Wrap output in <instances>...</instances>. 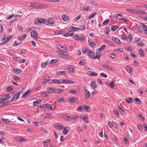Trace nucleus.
<instances>
[{
  "mask_svg": "<svg viewBox=\"0 0 147 147\" xmlns=\"http://www.w3.org/2000/svg\"><path fill=\"white\" fill-rule=\"evenodd\" d=\"M34 21L35 24L38 25L42 23L46 24V20L42 18H36L35 19Z\"/></svg>",
  "mask_w": 147,
  "mask_h": 147,
  "instance_id": "obj_1",
  "label": "nucleus"
},
{
  "mask_svg": "<svg viewBox=\"0 0 147 147\" xmlns=\"http://www.w3.org/2000/svg\"><path fill=\"white\" fill-rule=\"evenodd\" d=\"M13 36L12 35H9L7 36L6 37V39L4 40L3 42H2L0 43V44L1 45H3L9 41L11 38H12Z\"/></svg>",
  "mask_w": 147,
  "mask_h": 147,
  "instance_id": "obj_2",
  "label": "nucleus"
},
{
  "mask_svg": "<svg viewBox=\"0 0 147 147\" xmlns=\"http://www.w3.org/2000/svg\"><path fill=\"white\" fill-rule=\"evenodd\" d=\"M31 35L34 38H38V34L36 30H33L31 34Z\"/></svg>",
  "mask_w": 147,
  "mask_h": 147,
  "instance_id": "obj_3",
  "label": "nucleus"
},
{
  "mask_svg": "<svg viewBox=\"0 0 147 147\" xmlns=\"http://www.w3.org/2000/svg\"><path fill=\"white\" fill-rule=\"evenodd\" d=\"M102 67L105 69H106L109 70L110 71H112L113 70L114 68L110 66H109L107 65L104 64L102 65Z\"/></svg>",
  "mask_w": 147,
  "mask_h": 147,
  "instance_id": "obj_4",
  "label": "nucleus"
},
{
  "mask_svg": "<svg viewBox=\"0 0 147 147\" xmlns=\"http://www.w3.org/2000/svg\"><path fill=\"white\" fill-rule=\"evenodd\" d=\"M88 55L91 58H92L95 59V54L91 51H88Z\"/></svg>",
  "mask_w": 147,
  "mask_h": 147,
  "instance_id": "obj_5",
  "label": "nucleus"
},
{
  "mask_svg": "<svg viewBox=\"0 0 147 147\" xmlns=\"http://www.w3.org/2000/svg\"><path fill=\"white\" fill-rule=\"evenodd\" d=\"M58 55L59 57H61L65 58H69L68 56L66 54L64 53H59Z\"/></svg>",
  "mask_w": 147,
  "mask_h": 147,
  "instance_id": "obj_6",
  "label": "nucleus"
},
{
  "mask_svg": "<svg viewBox=\"0 0 147 147\" xmlns=\"http://www.w3.org/2000/svg\"><path fill=\"white\" fill-rule=\"evenodd\" d=\"M69 131V128L68 127H66L63 129V133L64 135H66Z\"/></svg>",
  "mask_w": 147,
  "mask_h": 147,
  "instance_id": "obj_7",
  "label": "nucleus"
},
{
  "mask_svg": "<svg viewBox=\"0 0 147 147\" xmlns=\"http://www.w3.org/2000/svg\"><path fill=\"white\" fill-rule=\"evenodd\" d=\"M30 92V90L28 89V91L26 92L23 95L22 98H25L27 97L28 96Z\"/></svg>",
  "mask_w": 147,
  "mask_h": 147,
  "instance_id": "obj_8",
  "label": "nucleus"
},
{
  "mask_svg": "<svg viewBox=\"0 0 147 147\" xmlns=\"http://www.w3.org/2000/svg\"><path fill=\"white\" fill-rule=\"evenodd\" d=\"M25 88H22L20 91H19L18 93L16 94H15V96H18L17 97H16V98L18 99L20 97V94L22 93V91H25Z\"/></svg>",
  "mask_w": 147,
  "mask_h": 147,
  "instance_id": "obj_9",
  "label": "nucleus"
},
{
  "mask_svg": "<svg viewBox=\"0 0 147 147\" xmlns=\"http://www.w3.org/2000/svg\"><path fill=\"white\" fill-rule=\"evenodd\" d=\"M46 24L48 23L51 24H53L54 23V20L53 18H51L47 20H46Z\"/></svg>",
  "mask_w": 147,
  "mask_h": 147,
  "instance_id": "obj_10",
  "label": "nucleus"
},
{
  "mask_svg": "<svg viewBox=\"0 0 147 147\" xmlns=\"http://www.w3.org/2000/svg\"><path fill=\"white\" fill-rule=\"evenodd\" d=\"M141 24L142 25V29L144 33L147 35V27L146 26L142 23H141Z\"/></svg>",
  "mask_w": 147,
  "mask_h": 147,
  "instance_id": "obj_11",
  "label": "nucleus"
},
{
  "mask_svg": "<svg viewBox=\"0 0 147 147\" xmlns=\"http://www.w3.org/2000/svg\"><path fill=\"white\" fill-rule=\"evenodd\" d=\"M61 82H62L61 83H68L69 84H73L74 83V82L73 81L70 80H63L61 81Z\"/></svg>",
  "mask_w": 147,
  "mask_h": 147,
  "instance_id": "obj_12",
  "label": "nucleus"
},
{
  "mask_svg": "<svg viewBox=\"0 0 147 147\" xmlns=\"http://www.w3.org/2000/svg\"><path fill=\"white\" fill-rule=\"evenodd\" d=\"M90 86L92 87V89H94L97 88V86L95 82L92 81L91 82Z\"/></svg>",
  "mask_w": 147,
  "mask_h": 147,
  "instance_id": "obj_13",
  "label": "nucleus"
},
{
  "mask_svg": "<svg viewBox=\"0 0 147 147\" xmlns=\"http://www.w3.org/2000/svg\"><path fill=\"white\" fill-rule=\"evenodd\" d=\"M62 83L61 81H60L58 79H54L51 82H50V83L51 84L53 83H57L58 84H60Z\"/></svg>",
  "mask_w": 147,
  "mask_h": 147,
  "instance_id": "obj_14",
  "label": "nucleus"
},
{
  "mask_svg": "<svg viewBox=\"0 0 147 147\" xmlns=\"http://www.w3.org/2000/svg\"><path fill=\"white\" fill-rule=\"evenodd\" d=\"M61 18L63 20L66 21L69 20V17L67 15L64 14L62 16Z\"/></svg>",
  "mask_w": 147,
  "mask_h": 147,
  "instance_id": "obj_15",
  "label": "nucleus"
},
{
  "mask_svg": "<svg viewBox=\"0 0 147 147\" xmlns=\"http://www.w3.org/2000/svg\"><path fill=\"white\" fill-rule=\"evenodd\" d=\"M112 39L117 44L120 45L121 44V42L119 38L114 37H112Z\"/></svg>",
  "mask_w": 147,
  "mask_h": 147,
  "instance_id": "obj_16",
  "label": "nucleus"
},
{
  "mask_svg": "<svg viewBox=\"0 0 147 147\" xmlns=\"http://www.w3.org/2000/svg\"><path fill=\"white\" fill-rule=\"evenodd\" d=\"M27 35L26 34H24L21 36H20L18 38V39L20 40H22L25 39L26 38Z\"/></svg>",
  "mask_w": 147,
  "mask_h": 147,
  "instance_id": "obj_17",
  "label": "nucleus"
},
{
  "mask_svg": "<svg viewBox=\"0 0 147 147\" xmlns=\"http://www.w3.org/2000/svg\"><path fill=\"white\" fill-rule=\"evenodd\" d=\"M43 7V5L42 4L36 3L35 8H42Z\"/></svg>",
  "mask_w": 147,
  "mask_h": 147,
  "instance_id": "obj_18",
  "label": "nucleus"
},
{
  "mask_svg": "<svg viewBox=\"0 0 147 147\" xmlns=\"http://www.w3.org/2000/svg\"><path fill=\"white\" fill-rule=\"evenodd\" d=\"M13 71H14L15 73L16 74H19L22 72L21 69H18V68L13 69Z\"/></svg>",
  "mask_w": 147,
  "mask_h": 147,
  "instance_id": "obj_19",
  "label": "nucleus"
},
{
  "mask_svg": "<svg viewBox=\"0 0 147 147\" xmlns=\"http://www.w3.org/2000/svg\"><path fill=\"white\" fill-rule=\"evenodd\" d=\"M10 94H5V98H4V97L3 96L2 98L0 99V100H6L7 99L10 98Z\"/></svg>",
  "mask_w": 147,
  "mask_h": 147,
  "instance_id": "obj_20",
  "label": "nucleus"
},
{
  "mask_svg": "<svg viewBox=\"0 0 147 147\" xmlns=\"http://www.w3.org/2000/svg\"><path fill=\"white\" fill-rule=\"evenodd\" d=\"M119 28V26H117L113 25L111 26V30L113 31H115L117 30Z\"/></svg>",
  "mask_w": 147,
  "mask_h": 147,
  "instance_id": "obj_21",
  "label": "nucleus"
},
{
  "mask_svg": "<svg viewBox=\"0 0 147 147\" xmlns=\"http://www.w3.org/2000/svg\"><path fill=\"white\" fill-rule=\"evenodd\" d=\"M50 80V77L49 76H48L47 78L46 79H44L43 81L42 82V83L43 84H45L47 82H48Z\"/></svg>",
  "mask_w": 147,
  "mask_h": 147,
  "instance_id": "obj_22",
  "label": "nucleus"
},
{
  "mask_svg": "<svg viewBox=\"0 0 147 147\" xmlns=\"http://www.w3.org/2000/svg\"><path fill=\"white\" fill-rule=\"evenodd\" d=\"M62 126L61 124H57L55 125V128L58 129H62Z\"/></svg>",
  "mask_w": 147,
  "mask_h": 147,
  "instance_id": "obj_23",
  "label": "nucleus"
},
{
  "mask_svg": "<svg viewBox=\"0 0 147 147\" xmlns=\"http://www.w3.org/2000/svg\"><path fill=\"white\" fill-rule=\"evenodd\" d=\"M4 101L3 100H1V101H0V107H3L5 106H7V103L5 102H4L2 105H1L2 103H3Z\"/></svg>",
  "mask_w": 147,
  "mask_h": 147,
  "instance_id": "obj_24",
  "label": "nucleus"
},
{
  "mask_svg": "<svg viewBox=\"0 0 147 147\" xmlns=\"http://www.w3.org/2000/svg\"><path fill=\"white\" fill-rule=\"evenodd\" d=\"M74 67L73 66H71L69 67V71L70 73H73L74 72Z\"/></svg>",
  "mask_w": 147,
  "mask_h": 147,
  "instance_id": "obj_25",
  "label": "nucleus"
},
{
  "mask_svg": "<svg viewBox=\"0 0 147 147\" xmlns=\"http://www.w3.org/2000/svg\"><path fill=\"white\" fill-rule=\"evenodd\" d=\"M80 118L82 119H84V121H85L86 123H88L89 122L88 118L86 116L83 117L82 118V116H80Z\"/></svg>",
  "mask_w": 147,
  "mask_h": 147,
  "instance_id": "obj_26",
  "label": "nucleus"
},
{
  "mask_svg": "<svg viewBox=\"0 0 147 147\" xmlns=\"http://www.w3.org/2000/svg\"><path fill=\"white\" fill-rule=\"evenodd\" d=\"M74 34V32L71 33H65L64 34L63 36H64L65 37H68L69 36H73V35Z\"/></svg>",
  "mask_w": 147,
  "mask_h": 147,
  "instance_id": "obj_27",
  "label": "nucleus"
},
{
  "mask_svg": "<svg viewBox=\"0 0 147 147\" xmlns=\"http://www.w3.org/2000/svg\"><path fill=\"white\" fill-rule=\"evenodd\" d=\"M46 105L47 106L46 108H47V109H50L51 110H54L55 109V108L53 109L51 105L49 104L46 103Z\"/></svg>",
  "mask_w": 147,
  "mask_h": 147,
  "instance_id": "obj_28",
  "label": "nucleus"
},
{
  "mask_svg": "<svg viewBox=\"0 0 147 147\" xmlns=\"http://www.w3.org/2000/svg\"><path fill=\"white\" fill-rule=\"evenodd\" d=\"M16 140L17 141L20 142L26 141V139L24 138H18L16 139Z\"/></svg>",
  "mask_w": 147,
  "mask_h": 147,
  "instance_id": "obj_29",
  "label": "nucleus"
},
{
  "mask_svg": "<svg viewBox=\"0 0 147 147\" xmlns=\"http://www.w3.org/2000/svg\"><path fill=\"white\" fill-rule=\"evenodd\" d=\"M118 108L119 109V111L123 114H124L125 113L124 110L121 108L119 106H118Z\"/></svg>",
  "mask_w": 147,
  "mask_h": 147,
  "instance_id": "obj_30",
  "label": "nucleus"
},
{
  "mask_svg": "<svg viewBox=\"0 0 147 147\" xmlns=\"http://www.w3.org/2000/svg\"><path fill=\"white\" fill-rule=\"evenodd\" d=\"M41 101L38 100L34 102H33V105L34 106V107L36 106L37 104H40Z\"/></svg>",
  "mask_w": 147,
  "mask_h": 147,
  "instance_id": "obj_31",
  "label": "nucleus"
},
{
  "mask_svg": "<svg viewBox=\"0 0 147 147\" xmlns=\"http://www.w3.org/2000/svg\"><path fill=\"white\" fill-rule=\"evenodd\" d=\"M77 100V99L76 97L71 98L70 99L69 102L70 103H73L75 101H76Z\"/></svg>",
  "mask_w": 147,
  "mask_h": 147,
  "instance_id": "obj_32",
  "label": "nucleus"
},
{
  "mask_svg": "<svg viewBox=\"0 0 147 147\" xmlns=\"http://www.w3.org/2000/svg\"><path fill=\"white\" fill-rule=\"evenodd\" d=\"M125 68L126 69V70L129 72H131L132 71V70H131V68L129 66H126Z\"/></svg>",
  "mask_w": 147,
  "mask_h": 147,
  "instance_id": "obj_33",
  "label": "nucleus"
},
{
  "mask_svg": "<svg viewBox=\"0 0 147 147\" xmlns=\"http://www.w3.org/2000/svg\"><path fill=\"white\" fill-rule=\"evenodd\" d=\"M110 31V28L109 27H107L106 31H105V34L108 35L109 34V32Z\"/></svg>",
  "mask_w": 147,
  "mask_h": 147,
  "instance_id": "obj_34",
  "label": "nucleus"
},
{
  "mask_svg": "<svg viewBox=\"0 0 147 147\" xmlns=\"http://www.w3.org/2000/svg\"><path fill=\"white\" fill-rule=\"evenodd\" d=\"M97 14V12H95L94 13H93L90 15L88 17V18L89 19H91L92 18H94L95 17V16H96V15Z\"/></svg>",
  "mask_w": 147,
  "mask_h": 147,
  "instance_id": "obj_35",
  "label": "nucleus"
},
{
  "mask_svg": "<svg viewBox=\"0 0 147 147\" xmlns=\"http://www.w3.org/2000/svg\"><path fill=\"white\" fill-rule=\"evenodd\" d=\"M125 50H127V51H133V49L132 48H131L130 46H126L125 47Z\"/></svg>",
  "mask_w": 147,
  "mask_h": 147,
  "instance_id": "obj_36",
  "label": "nucleus"
},
{
  "mask_svg": "<svg viewBox=\"0 0 147 147\" xmlns=\"http://www.w3.org/2000/svg\"><path fill=\"white\" fill-rule=\"evenodd\" d=\"M85 92H87V93L86 94V98H88L90 97V92L88 91L87 90H85Z\"/></svg>",
  "mask_w": 147,
  "mask_h": 147,
  "instance_id": "obj_37",
  "label": "nucleus"
},
{
  "mask_svg": "<svg viewBox=\"0 0 147 147\" xmlns=\"http://www.w3.org/2000/svg\"><path fill=\"white\" fill-rule=\"evenodd\" d=\"M126 101L128 103H130L131 102H133L132 98H126L125 99Z\"/></svg>",
  "mask_w": 147,
  "mask_h": 147,
  "instance_id": "obj_38",
  "label": "nucleus"
},
{
  "mask_svg": "<svg viewBox=\"0 0 147 147\" xmlns=\"http://www.w3.org/2000/svg\"><path fill=\"white\" fill-rule=\"evenodd\" d=\"M84 109H86V111L88 112H90V108L87 106H84Z\"/></svg>",
  "mask_w": 147,
  "mask_h": 147,
  "instance_id": "obj_39",
  "label": "nucleus"
},
{
  "mask_svg": "<svg viewBox=\"0 0 147 147\" xmlns=\"http://www.w3.org/2000/svg\"><path fill=\"white\" fill-rule=\"evenodd\" d=\"M102 54L100 53V54H96V56L95 57V59L98 58L99 60L100 57H102Z\"/></svg>",
  "mask_w": 147,
  "mask_h": 147,
  "instance_id": "obj_40",
  "label": "nucleus"
},
{
  "mask_svg": "<svg viewBox=\"0 0 147 147\" xmlns=\"http://www.w3.org/2000/svg\"><path fill=\"white\" fill-rule=\"evenodd\" d=\"M90 7L88 5H86L84 6L83 8V10L84 11H88L89 10Z\"/></svg>",
  "mask_w": 147,
  "mask_h": 147,
  "instance_id": "obj_41",
  "label": "nucleus"
},
{
  "mask_svg": "<svg viewBox=\"0 0 147 147\" xmlns=\"http://www.w3.org/2000/svg\"><path fill=\"white\" fill-rule=\"evenodd\" d=\"M139 53L140 55L142 57H144V53L142 49H140L139 51Z\"/></svg>",
  "mask_w": 147,
  "mask_h": 147,
  "instance_id": "obj_42",
  "label": "nucleus"
},
{
  "mask_svg": "<svg viewBox=\"0 0 147 147\" xmlns=\"http://www.w3.org/2000/svg\"><path fill=\"white\" fill-rule=\"evenodd\" d=\"M110 20L109 19L105 20L103 22V25H107L109 22Z\"/></svg>",
  "mask_w": 147,
  "mask_h": 147,
  "instance_id": "obj_43",
  "label": "nucleus"
},
{
  "mask_svg": "<svg viewBox=\"0 0 147 147\" xmlns=\"http://www.w3.org/2000/svg\"><path fill=\"white\" fill-rule=\"evenodd\" d=\"M136 13H145V11L140 10H136Z\"/></svg>",
  "mask_w": 147,
  "mask_h": 147,
  "instance_id": "obj_44",
  "label": "nucleus"
},
{
  "mask_svg": "<svg viewBox=\"0 0 147 147\" xmlns=\"http://www.w3.org/2000/svg\"><path fill=\"white\" fill-rule=\"evenodd\" d=\"M106 47L105 45H102L98 49L101 51H102L105 49Z\"/></svg>",
  "mask_w": 147,
  "mask_h": 147,
  "instance_id": "obj_45",
  "label": "nucleus"
},
{
  "mask_svg": "<svg viewBox=\"0 0 147 147\" xmlns=\"http://www.w3.org/2000/svg\"><path fill=\"white\" fill-rule=\"evenodd\" d=\"M84 109V106L83 105H81L80 107L78 108L77 110L82 111Z\"/></svg>",
  "mask_w": 147,
  "mask_h": 147,
  "instance_id": "obj_46",
  "label": "nucleus"
},
{
  "mask_svg": "<svg viewBox=\"0 0 147 147\" xmlns=\"http://www.w3.org/2000/svg\"><path fill=\"white\" fill-rule=\"evenodd\" d=\"M64 118L67 120H71V117H70L67 116V115H64Z\"/></svg>",
  "mask_w": 147,
  "mask_h": 147,
  "instance_id": "obj_47",
  "label": "nucleus"
},
{
  "mask_svg": "<svg viewBox=\"0 0 147 147\" xmlns=\"http://www.w3.org/2000/svg\"><path fill=\"white\" fill-rule=\"evenodd\" d=\"M127 11L128 12L132 13L136 12V11L134 9H127Z\"/></svg>",
  "mask_w": 147,
  "mask_h": 147,
  "instance_id": "obj_48",
  "label": "nucleus"
},
{
  "mask_svg": "<svg viewBox=\"0 0 147 147\" xmlns=\"http://www.w3.org/2000/svg\"><path fill=\"white\" fill-rule=\"evenodd\" d=\"M47 64V61H46L45 62H43L41 63V67H45L46 66Z\"/></svg>",
  "mask_w": 147,
  "mask_h": 147,
  "instance_id": "obj_49",
  "label": "nucleus"
},
{
  "mask_svg": "<svg viewBox=\"0 0 147 147\" xmlns=\"http://www.w3.org/2000/svg\"><path fill=\"white\" fill-rule=\"evenodd\" d=\"M58 61L57 59H53L51 60L50 62V63L51 64H53L54 63H56Z\"/></svg>",
  "mask_w": 147,
  "mask_h": 147,
  "instance_id": "obj_50",
  "label": "nucleus"
},
{
  "mask_svg": "<svg viewBox=\"0 0 147 147\" xmlns=\"http://www.w3.org/2000/svg\"><path fill=\"white\" fill-rule=\"evenodd\" d=\"M17 96H15V95L12 99L11 100V101L14 102L16 101L18 99L16 98V97Z\"/></svg>",
  "mask_w": 147,
  "mask_h": 147,
  "instance_id": "obj_51",
  "label": "nucleus"
},
{
  "mask_svg": "<svg viewBox=\"0 0 147 147\" xmlns=\"http://www.w3.org/2000/svg\"><path fill=\"white\" fill-rule=\"evenodd\" d=\"M134 100L137 102L138 104H139L141 102V100L138 98H136L134 99Z\"/></svg>",
  "mask_w": 147,
  "mask_h": 147,
  "instance_id": "obj_52",
  "label": "nucleus"
},
{
  "mask_svg": "<svg viewBox=\"0 0 147 147\" xmlns=\"http://www.w3.org/2000/svg\"><path fill=\"white\" fill-rule=\"evenodd\" d=\"M137 31L139 33H140L142 32V29L140 27H138L137 28Z\"/></svg>",
  "mask_w": 147,
  "mask_h": 147,
  "instance_id": "obj_53",
  "label": "nucleus"
},
{
  "mask_svg": "<svg viewBox=\"0 0 147 147\" xmlns=\"http://www.w3.org/2000/svg\"><path fill=\"white\" fill-rule=\"evenodd\" d=\"M68 93H73L74 94H76L77 93V91L74 90H70L68 92Z\"/></svg>",
  "mask_w": 147,
  "mask_h": 147,
  "instance_id": "obj_54",
  "label": "nucleus"
},
{
  "mask_svg": "<svg viewBox=\"0 0 147 147\" xmlns=\"http://www.w3.org/2000/svg\"><path fill=\"white\" fill-rule=\"evenodd\" d=\"M81 15L80 14L76 18H74V20L75 21H76L79 20L81 18Z\"/></svg>",
  "mask_w": 147,
  "mask_h": 147,
  "instance_id": "obj_55",
  "label": "nucleus"
},
{
  "mask_svg": "<svg viewBox=\"0 0 147 147\" xmlns=\"http://www.w3.org/2000/svg\"><path fill=\"white\" fill-rule=\"evenodd\" d=\"M107 84L112 88H113L115 86V85L112 83L108 84V82L107 83Z\"/></svg>",
  "mask_w": 147,
  "mask_h": 147,
  "instance_id": "obj_56",
  "label": "nucleus"
},
{
  "mask_svg": "<svg viewBox=\"0 0 147 147\" xmlns=\"http://www.w3.org/2000/svg\"><path fill=\"white\" fill-rule=\"evenodd\" d=\"M119 20H122L124 21V22H125V24H127V19L125 18H120L119 19Z\"/></svg>",
  "mask_w": 147,
  "mask_h": 147,
  "instance_id": "obj_57",
  "label": "nucleus"
},
{
  "mask_svg": "<svg viewBox=\"0 0 147 147\" xmlns=\"http://www.w3.org/2000/svg\"><path fill=\"white\" fill-rule=\"evenodd\" d=\"M13 89V88L11 86H9L7 88V90L8 92H10Z\"/></svg>",
  "mask_w": 147,
  "mask_h": 147,
  "instance_id": "obj_58",
  "label": "nucleus"
},
{
  "mask_svg": "<svg viewBox=\"0 0 147 147\" xmlns=\"http://www.w3.org/2000/svg\"><path fill=\"white\" fill-rule=\"evenodd\" d=\"M65 72V71H59L57 73V75L59 76L60 75H62L63 74H64Z\"/></svg>",
  "mask_w": 147,
  "mask_h": 147,
  "instance_id": "obj_59",
  "label": "nucleus"
},
{
  "mask_svg": "<svg viewBox=\"0 0 147 147\" xmlns=\"http://www.w3.org/2000/svg\"><path fill=\"white\" fill-rule=\"evenodd\" d=\"M146 6V4H143L142 5H138L136 7L138 8H143V7H145Z\"/></svg>",
  "mask_w": 147,
  "mask_h": 147,
  "instance_id": "obj_60",
  "label": "nucleus"
},
{
  "mask_svg": "<svg viewBox=\"0 0 147 147\" xmlns=\"http://www.w3.org/2000/svg\"><path fill=\"white\" fill-rule=\"evenodd\" d=\"M85 61L84 60H81L79 64L81 65H84L85 64Z\"/></svg>",
  "mask_w": 147,
  "mask_h": 147,
  "instance_id": "obj_61",
  "label": "nucleus"
},
{
  "mask_svg": "<svg viewBox=\"0 0 147 147\" xmlns=\"http://www.w3.org/2000/svg\"><path fill=\"white\" fill-rule=\"evenodd\" d=\"M79 116L78 115H75L74 117L71 118V120L73 119L74 121L76 120L79 118Z\"/></svg>",
  "mask_w": 147,
  "mask_h": 147,
  "instance_id": "obj_62",
  "label": "nucleus"
},
{
  "mask_svg": "<svg viewBox=\"0 0 147 147\" xmlns=\"http://www.w3.org/2000/svg\"><path fill=\"white\" fill-rule=\"evenodd\" d=\"M139 117H140L141 120L142 121H144L145 119L143 115L142 114H140L139 115Z\"/></svg>",
  "mask_w": 147,
  "mask_h": 147,
  "instance_id": "obj_63",
  "label": "nucleus"
},
{
  "mask_svg": "<svg viewBox=\"0 0 147 147\" xmlns=\"http://www.w3.org/2000/svg\"><path fill=\"white\" fill-rule=\"evenodd\" d=\"M90 46L92 47H93L95 45L94 43L93 42H91L89 43Z\"/></svg>",
  "mask_w": 147,
  "mask_h": 147,
  "instance_id": "obj_64",
  "label": "nucleus"
}]
</instances>
